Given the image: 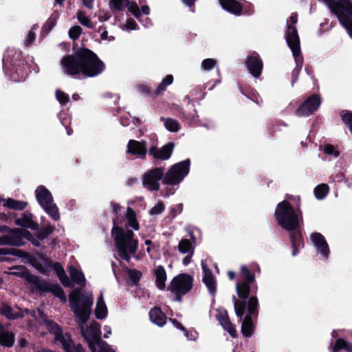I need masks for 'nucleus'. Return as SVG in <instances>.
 Masks as SVG:
<instances>
[{
  "mask_svg": "<svg viewBox=\"0 0 352 352\" xmlns=\"http://www.w3.org/2000/svg\"><path fill=\"white\" fill-rule=\"evenodd\" d=\"M201 267L203 270V282L206 285L207 288L208 289L209 292L213 294L216 291V282L214 280V278L211 272V271L209 270L208 266L206 265V263L205 261H201Z\"/></svg>",
  "mask_w": 352,
  "mask_h": 352,
  "instance_id": "a211bd4d",
  "label": "nucleus"
},
{
  "mask_svg": "<svg viewBox=\"0 0 352 352\" xmlns=\"http://www.w3.org/2000/svg\"><path fill=\"white\" fill-rule=\"evenodd\" d=\"M15 223L17 226L32 230H37L38 228V225L32 220L31 214H23L21 217L16 219Z\"/></svg>",
  "mask_w": 352,
  "mask_h": 352,
  "instance_id": "bb28decb",
  "label": "nucleus"
},
{
  "mask_svg": "<svg viewBox=\"0 0 352 352\" xmlns=\"http://www.w3.org/2000/svg\"><path fill=\"white\" fill-rule=\"evenodd\" d=\"M10 270L12 271L10 272H8V274H10L21 276V277H25L28 279H30L32 278L30 276V275L29 274L28 272L27 271L26 268L23 266H21V265L15 266V267L11 268Z\"/></svg>",
  "mask_w": 352,
  "mask_h": 352,
  "instance_id": "f704fd0d",
  "label": "nucleus"
},
{
  "mask_svg": "<svg viewBox=\"0 0 352 352\" xmlns=\"http://www.w3.org/2000/svg\"><path fill=\"white\" fill-rule=\"evenodd\" d=\"M56 23V20L55 18L50 19L47 23V25H49V30H51Z\"/></svg>",
  "mask_w": 352,
  "mask_h": 352,
  "instance_id": "338daca9",
  "label": "nucleus"
},
{
  "mask_svg": "<svg viewBox=\"0 0 352 352\" xmlns=\"http://www.w3.org/2000/svg\"><path fill=\"white\" fill-rule=\"evenodd\" d=\"M56 99L58 100V101L61 104H64L69 101V96L60 90H56Z\"/></svg>",
  "mask_w": 352,
  "mask_h": 352,
  "instance_id": "09e8293b",
  "label": "nucleus"
},
{
  "mask_svg": "<svg viewBox=\"0 0 352 352\" xmlns=\"http://www.w3.org/2000/svg\"><path fill=\"white\" fill-rule=\"evenodd\" d=\"M247 67L250 72L254 77H258L262 71V62L257 55H253L248 58L247 61Z\"/></svg>",
  "mask_w": 352,
  "mask_h": 352,
  "instance_id": "6ab92c4d",
  "label": "nucleus"
},
{
  "mask_svg": "<svg viewBox=\"0 0 352 352\" xmlns=\"http://www.w3.org/2000/svg\"><path fill=\"white\" fill-rule=\"evenodd\" d=\"M296 22L297 15L296 14H292L289 17V20L287 21V29L285 32L287 43L296 59L300 55V52L299 38L297 30L294 27Z\"/></svg>",
  "mask_w": 352,
  "mask_h": 352,
  "instance_id": "9d476101",
  "label": "nucleus"
},
{
  "mask_svg": "<svg viewBox=\"0 0 352 352\" xmlns=\"http://www.w3.org/2000/svg\"><path fill=\"white\" fill-rule=\"evenodd\" d=\"M128 278L133 283H137L142 276L141 272L137 270H127Z\"/></svg>",
  "mask_w": 352,
  "mask_h": 352,
  "instance_id": "79ce46f5",
  "label": "nucleus"
},
{
  "mask_svg": "<svg viewBox=\"0 0 352 352\" xmlns=\"http://www.w3.org/2000/svg\"><path fill=\"white\" fill-rule=\"evenodd\" d=\"M164 174L163 169L155 168L147 171L142 179L144 187L149 190H157L160 188V180Z\"/></svg>",
  "mask_w": 352,
  "mask_h": 352,
  "instance_id": "9b49d317",
  "label": "nucleus"
},
{
  "mask_svg": "<svg viewBox=\"0 0 352 352\" xmlns=\"http://www.w3.org/2000/svg\"><path fill=\"white\" fill-rule=\"evenodd\" d=\"M14 343V335L12 331H0V345L11 347Z\"/></svg>",
  "mask_w": 352,
  "mask_h": 352,
  "instance_id": "cd10ccee",
  "label": "nucleus"
},
{
  "mask_svg": "<svg viewBox=\"0 0 352 352\" xmlns=\"http://www.w3.org/2000/svg\"><path fill=\"white\" fill-rule=\"evenodd\" d=\"M219 3L223 9L234 14H240L241 12V6L235 0H219Z\"/></svg>",
  "mask_w": 352,
  "mask_h": 352,
  "instance_id": "393cba45",
  "label": "nucleus"
},
{
  "mask_svg": "<svg viewBox=\"0 0 352 352\" xmlns=\"http://www.w3.org/2000/svg\"><path fill=\"white\" fill-rule=\"evenodd\" d=\"M80 333L87 341L91 351L96 352V345L102 342V331H80Z\"/></svg>",
  "mask_w": 352,
  "mask_h": 352,
  "instance_id": "2eb2a0df",
  "label": "nucleus"
},
{
  "mask_svg": "<svg viewBox=\"0 0 352 352\" xmlns=\"http://www.w3.org/2000/svg\"><path fill=\"white\" fill-rule=\"evenodd\" d=\"M349 344H350V343L346 342L345 340L338 338L336 340L332 352H338L340 350H344L346 351Z\"/></svg>",
  "mask_w": 352,
  "mask_h": 352,
  "instance_id": "ea45409f",
  "label": "nucleus"
},
{
  "mask_svg": "<svg viewBox=\"0 0 352 352\" xmlns=\"http://www.w3.org/2000/svg\"><path fill=\"white\" fill-rule=\"evenodd\" d=\"M193 278L186 274H181L170 281L168 290L179 301L182 296L188 293L192 287Z\"/></svg>",
  "mask_w": 352,
  "mask_h": 352,
  "instance_id": "423d86ee",
  "label": "nucleus"
},
{
  "mask_svg": "<svg viewBox=\"0 0 352 352\" xmlns=\"http://www.w3.org/2000/svg\"><path fill=\"white\" fill-rule=\"evenodd\" d=\"M217 318L220 322L221 327L226 329H230V321L228 317L227 311L223 309H219L217 310Z\"/></svg>",
  "mask_w": 352,
  "mask_h": 352,
  "instance_id": "473e14b6",
  "label": "nucleus"
},
{
  "mask_svg": "<svg viewBox=\"0 0 352 352\" xmlns=\"http://www.w3.org/2000/svg\"><path fill=\"white\" fill-rule=\"evenodd\" d=\"M174 144L169 142L161 148L152 146L149 150V154L154 158L165 160L170 158L173 151Z\"/></svg>",
  "mask_w": 352,
  "mask_h": 352,
  "instance_id": "4468645a",
  "label": "nucleus"
},
{
  "mask_svg": "<svg viewBox=\"0 0 352 352\" xmlns=\"http://www.w3.org/2000/svg\"><path fill=\"white\" fill-rule=\"evenodd\" d=\"M94 1V0H82L84 6L89 9L93 8Z\"/></svg>",
  "mask_w": 352,
  "mask_h": 352,
  "instance_id": "774afa93",
  "label": "nucleus"
},
{
  "mask_svg": "<svg viewBox=\"0 0 352 352\" xmlns=\"http://www.w3.org/2000/svg\"><path fill=\"white\" fill-rule=\"evenodd\" d=\"M329 192V186L327 184H320L316 187L314 193L317 199H323Z\"/></svg>",
  "mask_w": 352,
  "mask_h": 352,
  "instance_id": "4c0bfd02",
  "label": "nucleus"
},
{
  "mask_svg": "<svg viewBox=\"0 0 352 352\" xmlns=\"http://www.w3.org/2000/svg\"><path fill=\"white\" fill-rule=\"evenodd\" d=\"M126 151L129 154L144 157L146 153V146L144 142L131 140L128 142Z\"/></svg>",
  "mask_w": 352,
  "mask_h": 352,
  "instance_id": "f3484780",
  "label": "nucleus"
},
{
  "mask_svg": "<svg viewBox=\"0 0 352 352\" xmlns=\"http://www.w3.org/2000/svg\"><path fill=\"white\" fill-rule=\"evenodd\" d=\"M0 254H12L17 257L27 258L38 272L43 274H47L52 267V263L47 258L41 256L38 258H32L27 253L17 249L0 248Z\"/></svg>",
  "mask_w": 352,
  "mask_h": 352,
  "instance_id": "39448f33",
  "label": "nucleus"
},
{
  "mask_svg": "<svg viewBox=\"0 0 352 352\" xmlns=\"http://www.w3.org/2000/svg\"><path fill=\"white\" fill-rule=\"evenodd\" d=\"M338 17L340 23L344 27H346L348 30H352V23L350 19L344 16V13L343 14H340Z\"/></svg>",
  "mask_w": 352,
  "mask_h": 352,
  "instance_id": "5fc2aeb1",
  "label": "nucleus"
},
{
  "mask_svg": "<svg viewBox=\"0 0 352 352\" xmlns=\"http://www.w3.org/2000/svg\"><path fill=\"white\" fill-rule=\"evenodd\" d=\"M165 206L162 202L157 203L149 211L151 215H157L164 212Z\"/></svg>",
  "mask_w": 352,
  "mask_h": 352,
  "instance_id": "de8ad7c7",
  "label": "nucleus"
},
{
  "mask_svg": "<svg viewBox=\"0 0 352 352\" xmlns=\"http://www.w3.org/2000/svg\"><path fill=\"white\" fill-rule=\"evenodd\" d=\"M128 10L133 14V16L138 19L140 21V18L142 14H150V8L148 6H143L141 9L139 8L138 4L133 1H129L126 4Z\"/></svg>",
  "mask_w": 352,
  "mask_h": 352,
  "instance_id": "4be33fe9",
  "label": "nucleus"
},
{
  "mask_svg": "<svg viewBox=\"0 0 352 352\" xmlns=\"http://www.w3.org/2000/svg\"><path fill=\"white\" fill-rule=\"evenodd\" d=\"M36 197L38 202L45 211L55 221L60 218L58 209L53 203L51 192L43 186H38L36 190Z\"/></svg>",
  "mask_w": 352,
  "mask_h": 352,
  "instance_id": "0eeeda50",
  "label": "nucleus"
},
{
  "mask_svg": "<svg viewBox=\"0 0 352 352\" xmlns=\"http://www.w3.org/2000/svg\"><path fill=\"white\" fill-rule=\"evenodd\" d=\"M69 274L72 278L75 281L77 284L85 286L86 280L83 275V274L78 271L74 266H70L69 268Z\"/></svg>",
  "mask_w": 352,
  "mask_h": 352,
  "instance_id": "c756f323",
  "label": "nucleus"
},
{
  "mask_svg": "<svg viewBox=\"0 0 352 352\" xmlns=\"http://www.w3.org/2000/svg\"><path fill=\"white\" fill-rule=\"evenodd\" d=\"M291 239L294 249L300 247V234L298 232H293L292 234L291 235Z\"/></svg>",
  "mask_w": 352,
  "mask_h": 352,
  "instance_id": "8fccbe9b",
  "label": "nucleus"
},
{
  "mask_svg": "<svg viewBox=\"0 0 352 352\" xmlns=\"http://www.w3.org/2000/svg\"><path fill=\"white\" fill-rule=\"evenodd\" d=\"M334 3L338 7H341L349 16H352V6L346 0H335Z\"/></svg>",
  "mask_w": 352,
  "mask_h": 352,
  "instance_id": "e433bc0d",
  "label": "nucleus"
},
{
  "mask_svg": "<svg viewBox=\"0 0 352 352\" xmlns=\"http://www.w3.org/2000/svg\"><path fill=\"white\" fill-rule=\"evenodd\" d=\"M216 65V60L212 58L204 59L201 63V69L205 71L212 69Z\"/></svg>",
  "mask_w": 352,
  "mask_h": 352,
  "instance_id": "a18cd8bd",
  "label": "nucleus"
},
{
  "mask_svg": "<svg viewBox=\"0 0 352 352\" xmlns=\"http://www.w3.org/2000/svg\"><path fill=\"white\" fill-rule=\"evenodd\" d=\"M49 332L51 333H54L56 340L57 341L60 342L63 344L64 349L65 350H67V346H67L66 340H65V338L64 334H63L64 331H49Z\"/></svg>",
  "mask_w": 352,
  "mask_h": 352,
  "instance_id": "603ef678",
  "label": "nucleus"
},
{
  "mask_svg": "<svg viewBox=\"0 0 352 352\" xmlns=\"http://www.w3.org/2000/svg\"><path fill=\"white\" fill-rule=\"evenodd\" d=\"M82 29L80 26L76 25L69 30V37L74 40L76 39L81 34Z\"/></svg>",
  "mask_w": 352,
  "mask_h": 352,
  "instance_id": "3c124183",
  "label": "nucleus"
},
{
  "mask_svg": "<svg viewBox=\"0 0 352 352\" xmlns=\"http://www.w3.org/2000/svg\"><path fill=\"white\" fill-rule=\"evenodd\" d=\"M245 309V305L243 302H239L234 300V311L236 316L241 317L244 313Z\"/></svg>",
  "mask_w": 352,
  "mask_h": 352,
  "instance_id": "c03bdc74",
  "label": "nucleus"
},
{
  "mask_svg": "<svg viewBox=\"0 0 352 352\" xmlns=\"http://www.w3.org/2000/svg\"><path fill=\"white\" fill-rule=\"evenodd\" d=\"M34 39H35V34L34 32H32V31L30 32L26 37L25 44L27 45L32 44V42L34 41Z\"/></svg>",
  "mask_w": 352,
  "mask_h": 352,
  "instance_id": "0e129e2a",
  "label": "nucleus"
},
{
  "mask_svg": "<svg viewBox=\"0 0 352 352\" xmlns=\"http://www.w3.org/2000/svg\"><path fill=\"white\" fill-rule=\"evenodd\" d=\"M236 292L240 298L246 299L250 293V287L247 283L236 285Z\"/></svg>",
  "mask_w": 352,
  "mask_h": 352,
  "instance_id": "c9c22d12",
  "label": "nucleus"
},
{
  "mask_svg": "<svg viewBox=\"0 0 352 352\" xmlns=\"http://www.w3.org/2000/svg\"><path fill=\"white\" fill-rule=\"evenodd\" d=\"M194 246L188 239H184L179 241L178 244L179 252L183 254H187L182 261L184 265H187L190 263L191 258L194 254Z\"/></svg>",
  "mask_w": 352,
  "mask_h": 352,
  "instance_id": "dca6fc26",
  "label": "nucleus"
},
{
  "mask_svg": "<svg viewBox=\"0 0 352 352\" xmlns=\"http://www.w3.org/2000/svg\"><path fill=\"white\" fill-rule=\"evenodd\" d=\"M320 105V99L318 96L313 95L309 98L297 110L298 116H309L316 111Z\"/></svg>",
  "mask_w": 352,
  "mask_h": 352,
  "instance_id": "f8f14e48",
  "label": "nucleus"
},
{
  "mask_svg": "<svg viewBox=\"0 0 352 352\" xmlns=\"http://www.w3.org/2000/svg\"><path fill=\"white\" fill-rule=\"evenodd\" d=\"M254 327L252 319L250 316H247L242 323V330H251Z\"/></svg>",
  "mask_w": 352,
  "mask_h": 352,
  "instance_id": "864d4df0",
  "label": "nucleus"
},
{
  "mask_svg": "<svg viewBox=\"0 0 352 352\" xmlns=\"http://www.w3.org/2000/svg\"><path fill=\"white\" fill-rule=\"evenodd\" d=\"M53 292L54 294L58 296L59 298H60L63 301H66V296L64 294V292L62 289H60L59 287L54 286L53 287Z\"/></svg>",
  "mask_w": 352,
  "mask_h": 352,
  "instance_id": "bf43d9fd",
  "label": "nucleus"
},
{
  "mask_svg": "<svg viewBox=\"0 0 352 352\" xmlns=\"http://www.w3.org/2000/svg\"><path fill=\"white\" fill-rule=\"evenodd\" d=\"M342 120L344 122L347 124L352 133V113H346L342 115Z\"/></svg>",
  "mask_w": 352,
  "mask_h": 352,
  "instance_id": "13d9d810",
  "label": "nucleus"
},
{
  "mask_svg": "<svg viewBox=\"0 0 352 352\" xmlns=\"http://www.w3.org/2000/svg\"><path fill=\"white\" fill-rule=\"evenodd\" d=\"M311 241L318 250V254L324 258L328 257L329 250L328 245L322 234L313 233L310 236Z\"/></svg>",
  "mask_w": 352,
  "mask_h": 352,
  "instance_id": "ddd939ff",
  "label": "nucleus"
},
{
  "mask_svg": "<svg viewBox=\"0 0 352 352\" xmlns=\"http://www.w3.org/2000/svg\"><path fill=\"white\" fill-rule=\"evenodd\" d=\"M31 316L35 318H37L38 316L40 317L41 321H43L44 323L43 327H42V328H46L48 330H58L59 329L58 326L56 323H54L53 322L50 321V320H46L45 319V316H44L43 314L41 311H40L39 310H38L36 312L34 311L33 314H31Z\"/></svg>",
  "mask_w": 352,
  "mask_h": 352,
  "instance_id": "2f4dec72",
  "label": "nucleus"
},
{
  "mask_svg": "<svg viewBox=\"0 0 352 352\" xmlns=\"http://www.w3.org/2000/svg\"><path fill=\"white\" fill-rule=\"evenodd\" d=\"M54 230V228L52 226L47 227L44 230L39 233L38 237L41 239H43L47 237L50 234H51Z\"/></svg>",
  "mask_w": 352,
  "mask_h": 352,
  "instance_id": "680f3d73",
  "label": "nucleus"
},
{
  "mask_svg": "<svg viewBox=\"0 0 352 352\" xmlns=\"http://www.w3.org/2000/svg\"><path fill=\"white\" fill-rule=\"evenodd\" d=\"M0 232L6 234L0 237V245L21 246L24 244L23 237L31 240L30 234L18 229H10L6 226H0Z\"/></svg>",
  "mask_w": 352,
  "mask_h": 352,
  "instance_id": "6e6552de",
  "label": "nucleus"
},
{
  "mask_svg": "<svg viewBox=\"0 0 352 352\" xmlns=\"http://www.w3.org/2000/svg\"><path fill=\"white\" fill-rule=\"evenodd\" d=\"M149 316L151 322L160 327H162L166 320V316L158 307L153 308L150 311Z\"/></svg>",
  "mask_w": 352,
  "mask_h": 352,
  "instance_id": "b1692460",
  "label": "nucleus"
},
{
  "mask_svg": "<svg viewBox=\"0 0 352 352\" xmlns=\"http://www.w3.org/2000/svg\"><path fill=\"white\" fill-rule=\"evenodd\" d=\"M80 290L75 289L69 294V302L72 311L75 315L82 321L85 322L89 318L91 307L93 304L91 294H87L83 299L80 298Z\"/></svg>",
  "mask_w": 352,
  "mask_h": 352,
  "instance_id": "20e7f679",
  "label": "nucleus"
},
{
  "mask_svg": "<svg viewBox=\"0 0 352 352\" xmlns=\"http://www.w3.org/2000/svg\"><path fill=\"white\" fill-rule=\"evenodd\" d=\"M0 204H1L3 207L17 210L24 209L28 205L27 202L25 201H18L11 198L4 199L1 197Z\"/></svg>",
  "mask_w": 352,
  "mask_h": 352,
  "instance_id": "5701e85b",
  "label": "nucleus"
},
{
  "mask_svg": "<svg viewBox=\"0 0 352 352\" xmlns=\"http://www.w3.org/2000/svg\"><path fill=\"white\" fill-rule=\"evenodd\" d=\"M324 152L327 155H330L334 157H338L339 153L338 151L335 150L334 147L331 145H327L324 148Z\"/></svg>",
  "mask_w": 352,
  "mask_h": 352,
  "instance_id": "052dcab7",
  "label": "nucleus"
},
{
  "mask_svg": "<svg viewBox=\"0 0 352 352\" xmlns=\"http://www.w3.org/2000/svg\"><path fill=\"white\" fill-rule=\"evenodd\" d=\"M184 336L190 340H196L198 338V331H184Z\"/></svg>",
  "mask_w": 352,
  "mask_h": 352,
  "instance_id": "e2e57ef3",
  "label": "nucleus"
},
{
  "mask_svg": "<svg viewBox=\"0 0 352 352\" xmlns=\"http://www.w3.org/2000/svg\"><path fill=\"white\" fill-rule=\"evenodd\" d=\"M258 300L256 297H251L248 301V311L250 314L257 312Z\"/></svg>",
  "mask_w": 352,
  "mask_h": 352,
  "instance_id": "49530a36",
  "label": "nucleus"
},
{
  "mask_svg": "<svg viewBox=\"0 0 352 352\" xmlns=\"http://www.w3.org/2000/svg\"><path fill=\"white\" fill-rule=\"evenodd\" d=\"M0 314L5 316L9 319H16L24 316L19 307L13 309L4 302L0 304Z\"/></svg>",
  "mask_w": 352,
  "mask_h": 352,
  "instance_id": "aec40b11",
  "label": "nucleus"
},
{
  "mask_svg": "<svg viewBox=\"0 0 352 352\" xmlns=\"http://www.w3.org/2000/svg\"><path fill=\"white\" fill-rule=\"evenodd\" d=\"M189 167L190 160H188L172 166L165 174L163 182L170 185L178 184L188 175Z\"/></svg>",
  "mask_w": 352,
  "mask_h": 352,
  "instance_id": "1a4fd4ad",
  "label": "nucleus"
},
{
  "mask_svg": "<svg viewBox=\"0 0 352 352\" xmlns=\"http://www.w3.org/2000/svg\"><path fill=\"white\" fill-rule=\"evenodd\" d=\"M173 81V77L172 75L167 76L162 82L160 84L158 87L156 89L157 94H160V92L165 90L166 86L170 85L172 84Z\"/></svg>",
  "mask_w": 352,
  "mask_h": 352,
  "instance_id": "a19ab883",
  "label": "nucleus"
},
{
  "mask_svg": "<svg viewBox=\"0 0 352 352\" xmlns=\"http://www.w3.org/2000/svg\"><path fill=\"white\" fill-rule=\"evenodd\" d=\"M61 64L64 71L68 74L81 73L89 77L99 74L104 68L103 63L87 49H81L74 56L64 58Z\"/></svg>",
  "mask_w": 352,
  "mask_h": 352,
  "instance_id": "f257e3e1",
  "label": "nucleus"
},
{
  "mask_svg": "<svg viewBox=\"0 0 352 352\" xmlns=\"http://www.w3.org/2000/svg\"><path fill=\"white\" fill-rule=\"evenodd\" d=\"M111 232L118 255L122 259L129 261L131 256L136 253L138 247V240L135 238L133 232L124 230L114 222Z\"/></svg>",
  "mask_w": 352,
  "mask_h": 352,
  "instance_id": "f03ea898",
  "label": "nucleus"
},
{
  "mask_svg": "<svg viewBox=\"0 0 352 352\" xmlns=\"http://www.w3.org/2000/svg\"><path fill=\"white\" fill-rule=\"evenodd\" d=\"M128 3V0H110V6L117 10H122Z\"/></svg>",
  "mask_w": 352,
  "mask_h": 352,
  "instance_id": "37998d69",
  "label": "nucleus"
},
{
  "mask_svg": "<svg viewBox=\"0 0 352 352\" xmlns=\"http://www.w3.org/2000/svg\"><path fill=\"white\" fill-rule=\"evenodd\" d=\"M170 322L172 324L170 328H175L178 329L184 330V327L177 321L173 319H170Z\"/></svg>",
  "mask_w": 352,
  "mask_h": 352,
  "instance_id": "69168bd1",
  "label": "nucleus"
},
{
  "mask_svg": "<svg viewBox=\"0 0 352 352\" xmlns=\"http://www.w3.org/2000/svg\"><path fill=\"white\" fill-rule=\"evenodd\" d=\"M125 226L131 227L135 230L140 229V225L137 219L135 212L131 208H128L125 214Z\"/></svg>",
  "mask_w": 352,
  "mask_h": 352,
  "instance_id": "a878e982",
  "label": "nucleus"
},
{
  "mask_svg": "<svg viewBox=\"0 0 352 352\" xmlns=\"http://www.w3.org/2000/svg\"><path fill=\"white\" fill-rule=\"evenodd\" d=\"M78 21L82 25L87 28H93V24L91 22L89 18L82 11H78L76 14Z\"/></svg>",
  "mask_w": 352,
  "mask_h": 352,
  "instance_id": "58836bf2",
  "label": "nucleus"
},
{
  "mask_svg": "<svg viewBox=\"0 0 352 352\" xmlns=\"http://www.w3.org/2000/svg\"><path fill=\"white\" fill-rule=\"evenodd\" d=\"M278 224L286 230H296L302 219L301 212L295 210L287 201L279 203L275 210Z\"/></svg>",
  "mask_w": 352,
  "mask_h": 352,
  "instance_id": "7ed1b4c3",
  "label": "nucleus"
},
{
  "mask_svg": "<svg viewBox=\"0 0 352 352\" xmlns=\"http://www.w3.org/2000/svg\"><path fill=\"white\" fill-rule=\"evenodd\" d=\"M107 314V308L105 305L102 294H100L99 296L96 307V315L98 318L102 319L104 318Z\"/></svg>",
  "mask_w": 352,
  "mask_h": 352,
  "instance_id": "c85d7f7f",
  "label": "nucleus"
},
{
  "mask_svg": "<svg viewBox=\"0 0 352 352\" xmlns=\"http://www.w3.org/2000/svg\"><path fill=\"white\" fill-rule=\"evenodd\" d=\"M153 273L157 287L160 290L164 289L167 279L165 269L162 265H158L154 269Z\"/></svg>",
  "mask_w": 352,
  "mask_h": 352,
  "instance_id": "412c9836",
  "label": "nucleus"
},
{
  "mask_svg": "<svg viewBox=\"0 0 352 352\" xmlns=\"http://www.w3.org/2000/svg\"><path fill=\"white\" fill-rule=\"evenodd\" d=\"M241 270L244 278L247 281L252 282L254 280V276L250 274L249 270L245 266H242Z\"/></svg>",
  "mask_w": 352,
  "mask_h": 352,
  "instance_id": "4d7b16f0",
  "label": "nucleus"
},
{
  "mask_svg": "<svg viewBox=\"0 0 352 352\" xmlns=\"http://www.w3.org/2000/svg\"><path fill=\"white\" fill-rule=\"evenodd\" d=\"M164 126L170 132H177L179 129V124L178 122L172 118H163Z\"/></svg>",
  "mask_w": 352,
  "mask_h": 352,
  "instance_id": "72a5a7b5",
  "label": "nucleus"
},
{
  "mask_svg": "<svg viewBox=\"0 0 352 352\" xmlns=\"http://www.w3.org/2000/svg\"><path fill=\"white\" fill-rule=\"evenodd\" d=\"M138 24L133 19H128L124 25V29L127 30H136Z\"/></svg>",
  "mask_w": 352,
  "mask_h": 352,
  "instance_id": "6e6d98bb",
  "label": "nucleus"
},
{
  "mask_svg": "<svg viewBox=\"0 0 352 352\" xmlns=\"http://www.w3.org/2000/svg\"><path fill=\"white\" fill-rule=\"evenodd\" d=\"M52 267L56 271L62 284L65 286H69L71 284L70 280L66 275L63 267L58 263L53 264Z\"/></svg>",
  "mask_w": 352,
  "mask_h": 352,
  "instance_id": "7c9ffc66",
  "label": "nucleus"
}]
</instances>
